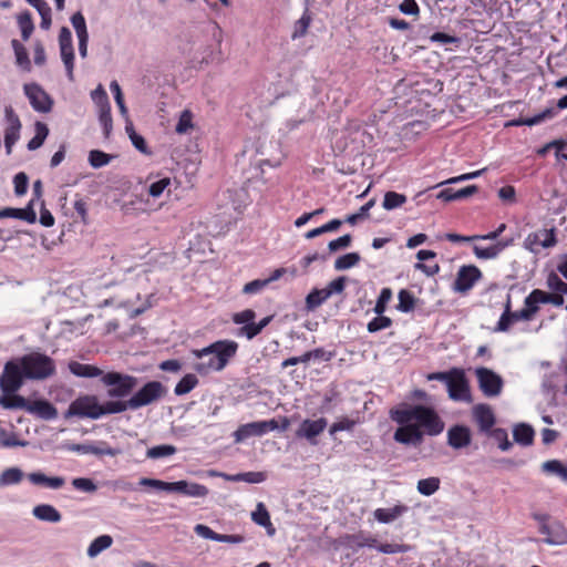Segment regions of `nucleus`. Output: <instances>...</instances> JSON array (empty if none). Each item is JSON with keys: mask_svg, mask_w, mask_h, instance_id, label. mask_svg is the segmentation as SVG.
Instances as JSON below:
<instances>
[{"mask_svg": "<svg viewBox=\"0 0 567 567\" xmlns=\"http://www.w3.org/2000/svg\"><path fill=\"white\" fill-rule=\"evenodd\" d=\"M393 419L402 425L395 430L393 437L396 442L405 445H420L424 434L435 436L444 430V422L439 414L425 405H413L399 410Z\"/></svg>", "mask_w": 567, "mask_h": 567, "instance_id": "nucleus-1", "label": "nucleus"}, {"mask_svg": "<svg viewBox=\"0 0 567 567\" xmlns=\"http://www.w3.org/2000/svg\"><path fill=\"white\" fill-rule=\"evenodd\" d=\"M238 343L234 340H217L203 349L192 350L193 357L199 361L194 369L202 375L223 371L237 354Z\"/></svg>", "mask_w": 567, "mask_h": 567, "instance_id": "nucleus-2", "label": "nucleus"}, {"mask_svg": "<svg viewBox=\"0 0 567 567\" xmlns=\"http://www.w3.org/2000/svg\"><path fill=\"white\" fill-rule=\"evenodd\" d=\"M120 405L114 400L100 403L99 398L93 394L80 395L71 402L64 413L65 419L78 416L80 419L99 420L104 415L117 414Z\"/></svg>", "mask_w": 567, "mask_h": 567, "instance_id": "nucleus-3", "label": "nucleus"}, {"mask_svg": "<svg viewBox=\"0 0 567 567\" xmlns=\"http://www.w3.org/2000/svg\"><path fill=\"white\" fill-rule=\"evenodd\" d=\"M427 380L445 382L449 396L453 401H472L470 383L464 370L461 368H452L449 371L430 373Z\"/></svg>", "mask_w": 567, "mask_h": 567, "instance_id": "nucleus-4", "label": "nucleus"}, {"mask_svg": "<svg viewBox=\"0 0 567 567\" xmlns=\"http://www.w3.org/2000/svg\"><path fill=\"white\" fill-rule=\"evenodd\" d=\"M25 379L45 380L52 377L55 371V362L52 358L40 352H31L19 357Z\"/></svg>", "mask_w": 567, "mask_h": 567, "instance_id": "nucleus-5", "label": "nucleus"}, {"mask_svg": "<svg viewBox=\"0 0 567 567\" xmlns=\"http://www.w3.org/2000/svg\"><path fill=\"white\" fill-rule=\"evenodd\" d=\"M165 393V388L158 381H150L142 389H140L135 394H133L127 401L116 400L117 405H120L118 412H125L126 410H136L142 406L148 405L158 399H161Z\"/></svg>", "mask_w": 567, "mask_h": 567, "instance_id": "nucleus-6", "label": "nucleus"}, {"mask_svg": "<svg viewBox=\"0 0 567 567\" xmlns=\"http://www.w3.org/2000/svg\"><path fill=\"white\" fill-rule=\"evenodd\" d=\"M140 484L166 492H177L193 497H205L208 494V488L205 485L188 483L186 481L168 483L155 478H142Z\"/></svg>", "mask_w": 567, "mask_h": 567, "instance_id": "nucleus-7", "label": "nucleus"}, {"mask_svg": "<svg viewBox=\"0 0 567 567\" xmlns=\"http://www.w3.org/2000/svg\"><path fill=\"white\" fill-rule=\"evenodd\" d=\"M101 381L109 386V398H126L137 385L135 377L115 371L103 374Z\"/></svg>", "mask_w": 567, "mask_h": 567, "instance_id": "nucleus-8", "label": "nucleus"}, {"mask_svg": "<svg viewBox=\"0 0 567 567\" xmlns=\"http://www.w3.org/2000/svg\"><path fill=\"white\" fill-rule=\"evenodd\" d=\"M25 379L19 358L6 362L0 374V390L2 393L18 392Z\"/></svg>", "mask_w": 567, "mask_h": 567, "instance_id": "nucleus-9", "label": "nucleus"}, {"mask_svg": "<svg viewBox=\"0 0 567 567\" xmlns=\"http://www.w3.org/2000/svg\"><path fill=\"white\" fill-rule=\"evenodd\" d=\"M534 518L539 522V533L545 535L544 542L548 545H566L567 528L559 520L548 522V516L535 514Z\"/></svg>", "mask_w": 567, "mask_h": 567, "instance_id": "nucleus-10", "label": "nucleus"}, {"mask_svg": "<svg viewBox=\"0 0 567 567\" xmlns=\"http://www.w3.org/2000/svg\"><path fill=\"white\" fill-rule=\"evenodd\" d=\"M483 278L482 270L475 265H463L458 268L452 284V290L460 295H467Z\"/></svg>", "mask_w": 567, "mask_h": 567, "instance_id": "nucleus-11", "label": "nucleus"}, {"mask_svg": "<svg viewBox=\"0 0 567 567\" xmlns=\"http://www.w3.org/2000/svg\"><path fill=\"white\" fill-rule=\"evenodd\" d=\"M475 374L478 381L480 390L485 396L494 398L501 394L503 389V379L488 368H477Z\"/></svg>", "mask_w": 567, "mask_h": 567, "instance_id": "nucleus-12", "label": "nucleus"}, {"mask_svg": "<svg viewBox=\"0 0 567 567\" xmlns=\"http://www.w3.org/2000/svg\"><path fill=\"white\" fill-rule=\"evenodd\" d=\"M279 427V423L275 420L257 421L240 425L234 432L235 442L239 443L247 440L250 436H262L264 434L275 431Z\"/></svg>", "mask_w": 567, "mask_h": 567, "instance_id": "nucleus-13", "label": "nucleus"}, {"mask_svg": "<svg viewBox=\"0 0 567 567\" xmlns=\"http://www.w3.org/2000/svg\"><path fill=\"white\" fill-rule=\"evenodd\" d=\"M4 116L8 124L4 131V146L7 153L10 154L12 152L13 145L20 137L21 122L13 107L10 105L6 106Z\"/></svg>", "mask_w": 567, "mask_h": 567, "instance_id": "nucleus-14", "label": "nucleus"}, {"mask_svg": "<svg viewBox=\"0 0 567 567\" xmlns=\"http://www.w3.org/2000/svg\"><path fill=\"white\" fill-rule=\"evenodd\" d=\"M327 424L328 422L324 417L318 420L306 419L296 431V436L298 439H306L311 445H317V436L326 430Z\"/></svg>", "mask_w": 567, "mask_h": 567, "instance_id": "nucleus-15", "label": "nucleus"}, {"mask_svg": "<svg viewBox=\"0 0 567 567\" xmlns=\"http://www.w3.org/2000/svg\"><path fill=\"white\" fill-rule=\"evenodd\" d=\"M24 92L35 111L43 113L51 111L52 100L40 85L25 84Z\"/></svg>", "mask_w": 567, "mask_h": 567, "instance_id": "nucleus-16", "label": "nucleus"}, {"mask_svg": "<svg viewBox=\"0 0 567 567\" xmlns=\"http://www.w3.org/2000/svg\"><path fill=\"white\" fill-rule=\"evenodd\" d=\"M557 243L555 228L540 229L530 233L525 239V246L532 251H537L539 247L550 248Z\"/></svg>", "mask_w": 567, "mask_h": 567, "instance_id": "nucleus-17", "label": "nucleus"}, {"mask_svg": "<svg viewBox=\"0 0 567 567\" xmlns=\"http://www.w3.org/2000/svg\"><path fill=\"white\" fill-rule=\"evenodd\" d=\"M473 416L482 433H489L496 422L493 410L489 405L480 403L473 408Z\"/></svg>", "mask_w": 567, "mask_h": 567, "instance_id": "nucleus-18", "label": "nucleus"}, {"mask_svg": "<svg viewBox=\"0 0 567 567\" xmlns=\"http://www.w3.org/2000/svg\"><path fill=\"white\" fill-rule=\"evenodd\" d=\"M472 442V433L466 425H453L447 431V444L455 450L467 447Z\"/></svg>", "mask_w": 567, "mask_h": 567, "instance_id": "nucleus-19", "label": "nucleus"}, {"mask_svg": "<svg viewBox=\"0 0 567 567\" xmlns=\"http://www.w3.org/2000/svg\"><path fill=\"white\" fill-rule=\"evenodd\" d=\"M377 543L375 537L367 535L362 530L357 534H346L340 537V544L353 550L362 547H375Z\"/></svg>", "mask_w": 567, "mask_h": 567, "instance_id": "nucleus-20", "label": "nucleus"}, {"mask_svg": "<svg viewBox=\"0 0 567 567\" xmlns=\"http://www.w3.org/2000/svg\"><path fill=\"white\" fill-rule=\"evenodd\" d=\"M1 218H18L24 220L29 224H33L37 220V214L33 208V199L29 202L27 207L24 208H3L0 210V219Z\"/></svg>", "mask_w": 567, "mask_h": 567, "instance_id": "nucleus-21", "label": "nucleus"}, {"mask_svg": "<svg viewBox=\"0 0 567 567\" xmlns=\"http://www.w3.org/2000/svg\"><path fill=\"white\" fill-rule=\"evenodd\" d=\"M28 411L38 414L44 420H54L58 416V410L47 400L29 402Z\"/></svg>", "mask_w": 567, "mask_h": 567, "instance_id": "nucleus-22", "label": "nucleus"}, {"mask_svg": "<svg viewBox=\"0 0 567 567\" xmlns=\"http://www.w3.org/2000/svg\"><path fill=\"white\" fill-rule=\"evenodd\" d=\"M408 512V506L399 504L391 508H377L373 513L374 518L383 524H389Z\"/></svg>", "mask_w": 567, "mask_h": 567, "instance_id": "nucleus-23", "label": "nucleus"}, {"mask_svg": "<svg viewBox=\"0 0 567 567\" xmlns=\"http://www.w3.org/2000/svg\"><path fill=\"white\" fill-rule=\"evenodd\" d=\"M32 514L39 520L50 522V523H58L62 518L60 512L54 506L49 505V504L37 505L33 508Z\"/></svg>", "mask_w": 567, "mask_h": 567, "instance_id": "nucleus-24", "label": "nucleus"}, {"mask_svg": "<svg viewBox=\"0 0 567 567\" xmlns=\"http://www.w3.org/2000/svg\"><path fill=\"white\" fill-rule=\"evenodd\" d=\"M509 241H497L496 244L488 247L474 246L473 252L478 259H494L496 258L507 246Z\"/></svg>", "mask_w": 567, "mask_h": 567, "instance_id": "nucleus-25", "label": "nucleus"}, {"mask_svg": "<svg viewBox=\"0 0 567 567\" xmlns=\"http://www.w3.org/2000/svg\"><path fill=\"white\" fill-rule=\"evenodd\" d=\"M251 519L259 526L267 529L268 535L272 536L276 532L269 512L262 503H258L256 509L251 513Z\"/></svg>", "mask_w": 567, "mask_h": 567, "instance_id": "nucleus-26", "label": "nucleus"}, {"mask_svg": "<svg viewBox=\"0 0 567 567\" xmlns=\"http://www.w3.org/2000/svg\"><path fill=\"white\" fill-rule=\"evenodd\" d=\"M69 369L72 374L81 378H95L103 375V371L100 368L78 361L70 362Z\"/></svg>", "mask_w": 567, "mask_h": 567, "instance_id": "nucleus-27", "label": "nucleus"}, {"mask_svg": "<svg viewBox=\"0 0 567 567\" xmlns=\"http://www.w3.org/2000/svg\"><path fill=\"white\" fill-rule=\"evenodd\" d=\"M78 451H82L83 453H90L97 456L109 455L116 456L122 453L120 449L111 447L105 442H100L97 445L89 444V445H79Z\"/></svg>", "mask_w": 567, "mask_h": 567, "instance_id": "nucleus-28", "label": "nucleus"}, {"mask_svg": "<svg viewBox=\"0 0 567 567\" xmlns=\"http://www.w3.org/2000/svg\"><path fill=\"white\" fill-rule=\"evenodd\" d=\"M0 405L8 410L22 409L28 411L29 401L17 394V392L2 393L0 396Z\"/></svg>", "mask_w": 567, "mask_h": 567, "instance_id": "nucleus-29", "label": "nucleus"}, {"mask_svg": "<svg viewBox=\"0 0 567 567\" xmlns=\"http://www.w3.org/2000/svg\"><path fill=\"white\" fill-rule=\"evenodd\" d=\"M29 481L35 485H44L50 488H60L64 485V478L60 476L49 477L41 472L30 473L28 475Z\"/></svg>", "mask_w": 567, "mask_h": 567, "instance_id": "nucleus-30", "label": "nucleus"}, {"mask_svg": "<svg viewBox=\"0 0 567 567\" xmlns=\"http://www.w3.org/2000/svg\"><path fill=\"white\" fill-rule=\"evenodd\" d=\"M534 430L528 424H518L513 430V436L515 442L522 445H530L534 441Z\"/></svg>", "mask_w": 567, "mask_h": 567, "instance_id": "nucleus-31", "label": "nucleus"}, {"mask_svg": "<svg viewBox=\"0 0 567 567\" xmlns=\"http://www.w3.org/2000/svg\"><path fill=\"white\" fill-rule=\"evenodd\" d=\"M542 298V290L540 289H534L524 301V311L528 313V317L530 320L534 319L535 315L539 310V303H543V300H539Z\"/></svg>", "mask_w": 567, "mask_h": 567, "instance_id": "nucleus-32", "label": "nucleus"}, {"mask_svg": "<svg viewBox=\"0 0 567 567\" xmlns=\"http://www.w3.org/2000/svg\"><path fill=\"white\" fill-rule=\"evenodd\" d=\"M226 480L231 482H246L250 484H258L266 481L267 475L264 472H245L235 475H224Z\"/></svg>", "mask_w": 567, "mask_h": 567, "instance_id": "nucleus-33", "label": "nucleus"}, {"mask_svg": "<svg viewBox=\"0 0 567 567\" xmlns=\"http://www.w3.org/2000/svg\"><path fill=\"white\" fill-rule=\"evenodd\" d=\"M330 298V292L322 289H313L306 297V307L308 310H315Z\"/></svg>", "mask_w": 567, "mask_h": 567, "instance_id": "nucleus-34", "label": "nucleus"}, {"mask_svg": "<svg viewBox=\"0 0 567 567\" xmlns=\"http://www.w3.org/2000/svg\"><path fill=\"white\" fill-rule=\"evenodd\" d=\"M311 21H312L311 14H310L309 10L307 9L302 13L301 18L295 22L293 30L291 33V39L297 40V39L305 37L308 32Z\"/></svg>", "mask_w": 567, "mask_h": 567, "instance_id": "nucleus-35", "label": "nucleus"}, {"mask_svg": "<svg viewBox=\"0 0 567 567\" xmlns=\"http://www.w3.org/2000/svg\"><path fill=\"white\" fill-rule=\"evenodd\" d=\"M399 303L396 309L401 312H411L415 308L416 299L414 295L408 289H401L398 295Z\"/></svg>", "mask_w": 567, "mask_h": 567, "instance_id": "nucleus-36", "label": "nucleus"}, {"mask_svg": "<svg viewBox=\"0 0 567 567\" xmlns=\"http://www.w3.org/2000/svg\"><path fill=\"white\" fill-rule=\"evenodd\" d=\"M34 126L35 135L28 142V150L30 151H34L41 147L49 134L47 124L37 122Z\"/></svg>", "mask_w": 567, "mask_h": 567, "instance_id": "nucleus-37", "label": "nucleus"}, {"mask_svg": "<svg viewBox=\"0 0 567 567\" xmlns=\"http://www.w3.org/2000/svg\"><path fill=\"white\" fill-rule=\"evenodd\" d=\"M542 468L545 473L557 475L563 482L567 483V467L560 461H546L543 463Z\"/></svg>", "mask_w": 567, "mask_h": 567, "instance_id": "nucleus-38", "label": "nucleus"}, {"mask_svg": "<svg viewBox=\"0 0 567 567\" xmlns=\"http://www.w3.org/2000/svg\"><path fill=\"white\" fill-rule=\"evenodd\" d=\"M113 544V538L110 535H101L96 537L87 548V555L90 557L97 556L104 549H107Z\"/></svg>", "mask_w": 567, "mask_h": 567, "instance_id": "nucleus-39", "label": "nucleus"}, {"mask_svg": "<svg viewBox=\"0 0 567 567\" xmlns=\"http://www.w3.org/2000/svg\"><path fill=\"white\" fill-rule=\"evenodd\" d=\"M198 384V378L195 374L188 373L184 375L174 389L176 395H184L189 393Z\"/></svg>", "mask_w": 567, "mask_h": 567, "instance_id": "nucleus-40", "label": "nucleus"}, {"mask_svg": "<svg viewBox=\"0 0 567 567\" xmlns=\"http://www.w3.org/2000/svg\"><path fill=\"white\" fill-rule=\"evenodd\" d=\"M271 321V317H266L262 320H260L258 323L250 322L240 328V334H244L247 337V339L251 340L256 336H258L262 329L269 324Z\"/></svg>", "mask_w": 567, "mask_h": 567, "instance_id": "nucleus-41", "label": "nucleus"}, {"mask_svg": "<svg viewBox=\"0 0 567 567\" xmlns=\"http://www.w3.org/2000/svg\"><path fill=\"white\" fill-rule=\"evenodd\" d=\"M406 203V196L393 190L386 192L384 194L382 206L386 210H392L401 207Z\"/></svg>", "mask_w": 567, "mask_h": 567, "instance_id": "nucleus-42", "label": "nucleus"}, {"mask_svg": "<svg viewBox=\"0 0 567 567\" xmlns=\"http://www.w3.org/2000/svg\"><path fill=\"white\" fill-rule=\"evenodd\" d=\"M23 478V472L18 467H9L0 475V485L8 486L19 484Z\"/></svg>", "mask_w": 567, "mask_h": 567, "instance_id": "nucleus-43", "label": "nucleus"}, {"mask_svg": "<svg viewBox=\"0 0 567 567\" xmlns=\"http://www.w3.org/2000/svg\"><path fill=\"white\" fill-rule=\"evenodd\" d=\"M439 477L423 478L417 482V492L424 496H431L440 488Z\"/></svg>", "mask_w": 567, "mask_h": 567, "instance_id": "nucleus-44", "label": "nucleus"}, {"mask_svg": "<svg viewBox=\"0 0 567 567\" xmlns=\"http://www.w3.org/2000/svg\"><path fill=\"white\" fill-rule=\"evenodd\" d=\"M361 257L358 252H348L334 261L336 270H346L359 264Z\"/></svg>", "mask_w": 567, "mask_h": 567, "instance_id": "nucleus-45", "label": "nucleus"}, {"mask_svg": "<svg viewBox=\"0 0 567 567\" xmlns=\"http://www.w3.org/2000/svg\"><path fill=\"white\" fill-rule=\"evenodd\" d=\"M176 451L177 450L174 445H168V444L157 445V446H153L147 450L146 457L152 458V460L163 458V457L174 455L176 453Z\"/></svg>", "mask_w": 567, "mask_h": 567, "instance_id": "nucleus-46", "label": "nucleus"}, {"mask_svg": "<svg viewBox=\"0 0 567 567\" xmlns=\"http://www.w3.org/2000/svg\"><path fill=\"white\" fill-rule=\"evenodd\" d=\"M126 133L136 150L142 152L143 154H151V151L147 147V144L143 136L137 134L133 127V124L130 123L125 126Z\"/></svg>", "mask_w": 567, "mask_h": 567, "instance_id": "nucleus-47", "label": "nucleus"}, {"mask_svg": "<svg viewBox=\"0 0 567 567\" xmlns=\"http://www.w3.org/2000/svg\"><path fill=\"white\" fill-rule=\"evenodd\" d=\"M514 324L511 317V298H507V301L504 307V311L494 328V332H506L509 330L511 326Z\"/></svg>", "mask_w": 567, "mask_h": 567, "instance_id": "nucleus-48", "label": "nucleus"}, {"mask_svg": "<svg viewBox=\"0 0 567 567\" xmlns=\"http://www.w3.org/2000/svg\"><path fill=\"white\" fill-rule=\"evenodd\" d=\"M12 48L14 50L17 64L24 70H30L31 63L27 49L18 40H12Z\"/></svg>", "mask_w": 567, "mask_h": 567, "instance_id": "nucleus-49", "label": "nucleus"}, {"mask_svg": "<svg viewBox=\"0 0 567 567\" xmlns=\"http://www.w3.org/2000/svg\"><path fill=\"white\" fill-rule=\"evenodd\" d=\"M18 23L21 30V35L23 40H28L33 32L34 25L32 21L31 13L25 11L19 14Z\"/></svg>", "mask_w": 567, "mask_h": 567, "instance_id": "nucleus-50", "label": "nucleus"}, {"mask_svg": "<svg viewBox=\"0 0 567 567\" xmlns=\"http://www.w3.org/2000/svg\"><path fill=\"white\" fill-rule=\"evenodd\" d=\"M0 445L3 447H16L25 446L27 442L18 440L14 432H8L4 429H0Z\"/></svg>", "mask_w": 567, "mask_h": 567, "instance_id": "nucleus-51", "label": "nucleus"}, {"mask_svg": "<svg viewBox=\"0 0 567 567\" xmlns=\"http://www.w3.org/2000/svg\"><path fill=\"white\" fill-rule=\"evenodd\" d=\"M193 127V113L189 110H184L179 115L175 131L178 134H186Z\"/></svg>", "mask_w": 567, "mask_h": 567, "instance_id": "nucleus-52", "label": "nucleus"}, {"mask_svg": "<svg viewBox=\"0 0 567 567\" xmlns=\"http://www.w3.org/2000/svg\"><path fill=\"white\" fill-rule=\"evenodd\" d=\"M556 113L557 112L555 111V109L547 107L543 112H540L532 117L522 120L520 122H518V124H523V125H527V126L537 125L547 118L554 117L556 115Z\"/></svg>", "mask_w": 567, "mask_h": 567, "instance_id": "nucleus-53", "label": "nucleus"}, {"mask_svg": "<svg viewBox=\"0 0 567 567\" xmlns=\"http://www.w3.org/2000/svg\"><path fill=\"white\" fill-rule=\"evenodd\" d=\"M61 58L65 65L68 78L73 81V68H74V50L73 47L60 48Z\"/></svg>", "mask_w": 567, "mask_h": 567, "instance_id": "nucleus-54", "label": "nucleus"}, {"mask_svg": "<svg viewBox=\"0 0 567 567\" xmlns=\"http://www.w3.org/2000/svg\"><path fill=\"white\" fill-rule=\"evenodd\" d=\"M491 437H493L497 443L498 447L502 451H507L512 447V442L508 440V434L506 430L497 427L487 433Z\"/></svg>", "mask_w": 567, "mask_h": 567, "instance_id": "nucleus-55", "label": "nucleus"}, {"mask_svg": "<svg viewBox=\"0 0 567 567\" xmlns=\"http://www.w3.org/2000/svg\"><path fill=\"white\" fill-rule=\"evenodd\" d=\"M391 299H392L391 288H388V287L382 288V290L378 297V300H377L373 311L377 315H383L385 312L388 303L390 302Z\"/></svg>", "mask_w": 567, "mask_h": 567, "instance_id": "nucleus-56", "label": "nucleus"}, {"mask_svg": "<svg viewBox=\"0 0 567 567\" xmlns=\"http://www.w3.org/2000/svg\"><path fill=\"white\" fill-rule=\"evenodd\" d=\"M111 156L102 151L93 150L89 154L90 165L94 168H100L110 163Z\"/></svg>", "mask_w": 567, "mask_h": 567, "instance_id": "nucleus-57", "label": "nucleus"}, {"mask_svg": "<svg viewBox=\"0 0 567 567\" xmlns=\"http://www.w3.org/2000/svg\"><path fill=\"white\" fill-rule=\"evenodd\" d=\"M392 326V319L383 315H378L368 323V331L373 333Z\"/></svg>", "mask_w": 567, "mask_h": 567, "instance_id": "nucleus-58", "label": "nucleus"}, {"mask_svg": "<svg viewBox=\"0 0 567 567\" xmlns=\"http://www.w3.org/2000/svg\"><path fill=\"white\" fill-rule=\"evenodd\" d=\"M375 548L383 554H398L406 553L411 550V546L408 544H375Z\"/></svg>", "mask_w": 567, "mask_h": 567, "instance_id": "nucleus-59", "label": "nucleus"}, {"mask_svg": "<svg viewBox=\"0 0 567 567\" xmlns=\"http://www.w3.org/2000/svg\"><path fill=\"white\" fill-rule=\"evenodd\" d=\"M29 177L24 172L16 174L13 177L14 193L17 196H23L28 190Z\"/></svg>", "mask_w": 567, "mask_h": 567, "instance_id": "nucleus-60", "label": "nucleus"}, {"mask_svg": "<svg viewBox=\"0 0 567 567\" xmlns=\"http://www.w3.org/2000/svg\"><path fill=\"white\" fill-rule=\"evenodd\" d=\"M92 100L97 105L99 110L111 106L109 96L102 85H99L92 93Z\"/></svg>", "mask_w": 567, "mask_h": 567, "instance_id": "nucleus-61", "label": "nucleus"}, {"mask_svg": "<svg viewBox=\"0 0 567 567\" xmlns=\"http://www.w3.org/2000/svg\"><path fill=\"white\" fill-rule=\"evenodd\" d=\"M72 486L78 489L85 493H94L97 489L96 484L91 480L86 477H78L72 481Z\"/></svg>", "mask_w": 567, "mask_h": 567, "instance_id": "nucleus-62", "label": "nucleus"}, {"mask_svg": "<svg viewBox=\"0 0 567 567\" xmlns=\"http://www.w3.org/2000/svg\"><path fill=\"white\" fill-rule=\"evenodd\" d=\"M355 423H357V421L344 416V417L340 419L339 421L334 422L330 426L329 433H330V435H334L336 433L341 432V431H351L354 427Z\"/></svg>", "mask_w": 567, "mask_h": 567, "instance_id": "nucleus-63", "label": "nucleus"}, {"mask_svg": "<svg viewBox=\"0 0 567 567\" xmlns=\"http://www.w3.org/2000/svg\"><path fill=\"white\" fill-rule=\"evenodd\" d=\"M547 286L550 290L556 292H567V284L563 281L555 272H550L547 277Z\"/></svg>", "mask_w": 567, "mask_h": 567, "instance_id": "nucleus-64", "label": "nucleus"}]
</instances>
